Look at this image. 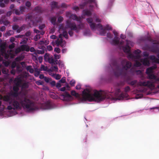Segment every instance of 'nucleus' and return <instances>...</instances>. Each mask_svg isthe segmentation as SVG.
Listing matches in <instances>:
<instances>
[{"label": "nucleus", "mask_w": 159, "mask_h": 159, "mask_svg": "<svg viewBox=\"0 0 159 159\" xmlns=\"http://www.w3.org/2000/svg\"><path fill=\"white\" fill-rule=\"evenodd\" d=\"M76 27H77V30L78 32L79 30L82 29L83 28L84 25L82 23H80L79 25L76 26Z\"/></svg>", "instance_id": "obj_39"}, {"label": "nucleus", "mask_w": 159, "mask_h": 159, "mask_svg": "<svg viewBox=\"0 0 159 159\" xmlns=\"http://www.w3.org/2000/svg\"><path fill=\"white\" fill-rule=\"evenodd\" d=\"M144 40H147L149 41L150 42H151L152 41V38L150 36H148L144 38Z\"/></svg>", "instance_id": "obj_47"}, {"label": "nucleus", "mask_w": 159, "mask_h": 159, "mask_svg": "<svg viewBox=\"0 0 159 159\" xmlns=\"http://www.w3.org/2000/svg\"><path fill=\"white\" fill-rule=\"evenodd\" d=\"M149 79L153 80L155 82H159V78L157 77L156 76L152 73L148 75Z\"/></svg>", "instance_id": "obj_16"}, {"label": "nucleus", "mask_w": 159, "mask_h": 159, "mask_svg": "<svg viewBox=\"0 0 159 159\" xmlns=\"http://www.w3.org/2000/svg\"><path fill=\"white\" fill-rule=\"evenodd\" d=\"M21 51H22V50H21L20 47L16 49L15 52L16 53H18L20 52Z\"/></svg>", "instance_id": "obj_50"}, {"label": "nucleus", "mask_w": 159, "mask_h": 159, "mask_svg": "<svg viewBox=\"0 0 159 159\" xmlns=\"http://www.w3.org/2000/svg\"><path fill=\"white\" fill-rule=\"evenodd\" d=\"M138 84L140 86H147L151 88H153L154 87L153 83L149 81H140L138 83Z\"/></svg>", "instance_id": "obj_10"}, {"label": "nucleus", "mask_w": 159, "mask_h": 159, "mask_svg": "<svg viewBox=\"0 0 159 159\" xmlns=\"http://www.w3.org/2000/svg\"><path fill=\"white\" fill-rule=\"evenodd\" d=\"M19 25H14L12 26V29L14 30H16L18 29Z\"/></svg>", "instance_id": "obj_45"}, {"label": "nucleus", "mask_w": 159, "mask_h": 159, "mask_svg": "<svg viewBox=\"0 0 159 159\" xmlns=\"http://www.w3.org/2000/svg\"><path fill=\"white\" fill-rule=\"evenodd\" d=\"M39 70L42 71L43 70L47 71H49L50 70H49L47 66H45L43 65H41Z\"/></svg>", "instance_id": "obj_26"}, {"label": "nucleus", "mask_w": 159, "mask_h": 159, "mask_svg": "<svg viewBox=\"0 0 159 159\" xmlns=\"http://www.w3.org/2000/svg\"><path fill=\"white\" fill-rule=\"evenodd\" d=\"M45 27V25L44 24H43L41 25H40L39 26V29L40 30H43V28H44Z\"/></svg>", "instance_id": "obj_54"}, {"label": "nucleus", "mask_w": 159, "mask_h": 159, "mask_svg": "<svg viewBox=\"0 0 159 159\" xmlns=\"http://www.w3.org/2000/svg\"><path fill=\"white\" fill-rule=\"evenodd\" d=\"M26 19H28L33 23V25L37 24L39 22H41L42 20V18L40 17L38 18H35L31 15H28L26 16Z\"/></svg>", "instance_id": "obj_6"}, {"label": "nucleus", "mask_w": 159, "mask_h": 159, "mask_svg": "<svg viewBox=\"0 0 159 159\" xmlns=\"http://www.w3.org/2000/svg\"><path fill=\"white\" fill-rule=\"evenodd\" d=\"M63 41V39H61L60 40H59V39H57L56 41V43L57 45V46H58L60 45V44L62 43Z\"/></svg>", "instance_id": "obj_34"}, {"label": "nucleus", "mask_w": 159, "mask_h": 159, "mask_svg": "<svg viewBox=\"0 0 159 159\" xmlns=\"http://www.w3.org/2000/svg\"><path fill=\"white\" fill-rule=\"evenodd\" d=\"M56 20V17H52L51 18V23L53 25H55Z\"/></svg>", "instance_id": "obj_40"}, {"label": "nucleus", "mask_w": 159, "mask_h": 159, "mask_svg": "<svg viewBox=\"0 0 159 159\" xmlns=\"http://www.w3.org/2000/svg\"><path fill=\"white\" fill-rule=\"evenodd\" d=\"M122 47L124 52L128 54V55L130 53H131L130 52V47L129 45V42L128 41L126 40V45L125 46H122Z\"/></svg>", "instance_id": "obj_12"}, {"label": "nucleus", "mask_w": 159, "mask_h": 159, "mask_svg": "<svg viewBox=\"0 0 159 159\" xmlns=\"http://www.w3.org/2000/svg\"><path fill=\"white\" fill-rule=\"evenodd\" d=\"M150 58L151 60L153 61H155L157 58L154 55H151L150 56Z\"/></svg>", "instance_id": "obj_55"}, {"label": "nucleus", "mask_w": 159, "mask_h": 159, "mask_svg": "<svg viewBox=\"0 0 159 159\" xmlns=\"http://www.w3.org/2000/svg\"><path fill=\"white\" fill-rule=\"evenodd\" d=\"M71 95L75 97L76 98H80V95L79 94L76 93L75 91L74 90H72L71 92Z\"/></svg>", "instance_id": "obj_25"}, {"label": "nucleus", "mask_w": 159, "mask_h": 159, "mask_svg": "<svg viewBox=\"0 0 159 159\" xmlns=\"http://www.w3.org/2000/svg\"><path fill=\"white\" fill-rule=\"evenodd\" d=\"M25 25H23L21 26L18 28V29L16 31V32L18 33H20L22 31L24 30L25 29Z\"/></svg>", "instance_id": "obj_32"}, {"label": "nucleus", "mask_w": 159, "mask_h": 159, "mask_svg": "<svg viewBox=\"0 0 159 159\" xmlns=\"http://www.w3.org/2000/svg\"><path fill=\"white\" fill-rule=\"evenodd\" d=\"M47 61H48L50 63L53 64L55 63V60L52 57H50Z\"/></svg>", "instance_id": "obj_33"}, {"label": "nucleus", "mask_w": 159, "mask_h": 159, "mask_svg": "<svg viewBox=\"0 0 159 159\" xmlns=\"http://www.w3.org/2000/svg\"><path fill=\"white\" fill-rule=\"evenodd\" d=\"M130 90V88L128 86H127L125 87V91L126 93H127V92L129 91Z\"/></svg>", "instance_id": "obj_51"}, {"label": "nucleus", "mask_w": 159, "mask_h": 159, "mask_svg": "<svg viewBox=\"0 0 159 159\" xmlns=\"http://www.w3.org/2000/svg\"><path fill=\"white\" fill-rule=\"evenodd\" d=\"M151 42L153 44H159V43L158 41L155 40H153L152 39V41H151Z\"/></svg>", "instance_id": "obj_58"}, {"label": "nucleus", "mask_w": 159, "mask_h": 159, "mask_svg": "<svg viewBox=\"0 0 159 159\" xmlns=\"http://www.w3.org/2000/svg\"><path fill=\"white\" fill-rule=\"evenodd\" d=\"M91 90L90 88V102H99L106 99H114V98L116 99L120 100L127 98L128 96L126 93H121L119 88L116 89L114 93L107 90H95L93 95L91 93Z\"/></svg>", "instance_id": "obj_1"}, {"label": "nucleus", "mask_w": 159, "mask_h": 159, "mask_svg": "<svg viewBox=\"0 0 159 159\" xmlns=\"http://www.w3.org/2000/svg\"><path fill=\"white\" fill-rule=\"evenodd\" d=\"M66 28L70 29V30L68 31V34L70 36L73 35L74 33L72 30L75 31L76 32H78L77 27L75 22H71L70 20H66Z\"/></svg>", "instance_id": "obj_5"}, {"label": "nucleus", "mask_w": 159, "mask_h": 159, "mask_svg": "<svg viewBox=\"0 0 159 159\" xmlns=\"http://www.w3.org/2000/svg\"><path fill=\"white\" fill-rule=\"evenodd\" d=\"M96 7H98V5L96 0H90V9L91 8Z\"/></svg>", "instance_id": "obj_23"}, {"label": "nucleus", "mask_w": 159, "mask_h": 159, "mask_svg": "<svg viewBox=\"0 0 159 159\" xmlns=\"http://www.w3.org/2000/svg\"><path fill=\"white\" fill-rule=\"evenodd\" d=\"M70 18L74 20H76L79 22H81V18L80 17H78L75 14H72L70 16Z\"/></svg>", "instance_id": "obj_17"}, {"label": "nucleus", "mask_w": 159, "mask_h": 159, "mask_svg": "<svg viewBox=\"0 0 159 159\" xmlns=\"http://www.w3.org/2000/svg\"><path fill=\"white\" fill-rule=\"evenodd\" d=\"M63 18L61 16L58 18L57 21L58 22L61 23L63 21Z\"/></svg>", "instance_id": "obj_59"}, {"label": "nucleus", "mask_w": 159, "mask_h": 159, "mask_svg": "<svg viewBox=\"0 0 159 159\" xmlns=\"http://www.w3.org/2000/svg\"><path fill=\"white\" fill-rule=\"evenodd\" d=\"M64 99L66 98V100H71L73 99V98L68 92H66L61 95Z\"/></svg>", "instance_id": "obj_15"}, {"label": "nucleus", "mask_w": 159, "mask_h": 159, "mask_svg": "<svg viewBox=\"0 0 159 159\" xmlns=\"http://www.w3.org/2000/svg\"><path fill=\"white\" fill-rule=\"evenodd\" d=\"M135 62L134 64V66L136 67H140L142 65V64L141 62H140L138 61L137 60H135Z\"/></svg>", "instance_id": "obj_35"}, {"label": "nucleus", "mask_w": 159, "mask_h": 159, "mask_svg": "<svg viewBox=\"0 0 159 159\" xmlns=\"http://www.w3.org/2000/svg\"><path fill=\"white\" fill-rule=\"evenodd\" d=\"M34 11L36 12L39 13H42V11L41 9V8L39 6L36 7L34 8Z\"/></svg>", "instance_id": "obj_30"}, {"label": "nucleus", "mask_w": 159, "mask_h": 159, "mask_svg": "<svg viewBox=\"0 0 159 159\" xmlns=\"http://www.w3.org/2000/svg\"><path fill=\"white\" fill-rule=\"evenodd\" d=\"M44 80L46 82L48 83L50 81L52 80V79L51 78L45 77L44 78Z\"/></svg>", "instance_id": "obj_48"}, {"label": "nucleus", "mask_w": 159, "mask_h": 159, "mask_svg": "<svg viewBox=\"0 0 159 159\" xmlns=\"http://www.w3.org/2000/svg\"><path fill=\"white\" fill-rule=\"evenodd\" d=\"M107 38L111 39L112 38L113 35L111 33H108L107 34Z\"/></svg>", "instance_id": "obj_61"}, {"label": "nucleus", "mask_w": 159, "mask_h": 159, "mask_svg": "<svg viewBox=\"0 0 159 159\" xmlns=\"http://www.w3.org/2000/svg\"><path fill=\"white\" fill-rule=\"evenodd\" d=\"M62 36L65 38L67 39L68 38V33L66 31H64L62 34Z\"/></svg>", "instance_id": "obj_41"}, {"label": "nucleus", "mask_w": 159, "mask_h": 159, "mask_svg": "<svg viewBox=\"0 0 159 159\" xmlns=\"http://www.w3.org/2000/svg\"><path fill=\"white\" fill-rule=\"evenodd\" d=\"M0 52H1L2 55L4 56L5 58L7 59L8 58V55L6 52L5 47L3 46L2 45L0 46Z\"/></svg>", "instance_id": "obj_13"}, {"label": "nucleus", "mask_w": 159, "mask_h": 159, "mask_svg": "<svg viewBox=\"0 0 159 159\" xmlns=\"http://www.w3.org/2000/svg\"><path fill=\"white\" fill-rule=\"evenodd\" d=\"M44 108L46 109H50L52 108L51 103L49 102H48L44 104Z\"/></svg>", "instance_id": "obj_24"}, {"label": "nucleus", "mask_w": 159, "mask_h": 159, "mask_svg": "<svg viewBox=\"0 0 159 159\" xmlns=\"http://www.w3.org/2000/svg\"><path fill=\"white\" fill-rule=\"evenodd\" d=\"M14 13L16 14L17 15H19L21 14V13L19 10L17 9H15L14 11Z\"/></svg>", "instance_id": "obj_53"}, {"label": "nucleus", "mask_w": 159, "mask_h": 159, "mask_svg": "<svg viewBox=\"0 0 159 159\" xmlns=\"http://www.w3.org/2000/svg\"><path fill=\"white\" fill-rule=\"evenodd\" d=\"M7 35L8 36L12 35L14 34V32L12 30H9L7 32Z\"/></svg>", "instance_id": "obj_42"}, {"label": "nucleus", "mask_w": 159, "mask_h": 159, "mask_svg": "<svg viewBox=\"0 0 159 159\" xmlns=\"http://www.w3.org/2000/svg\"><path fill=\"white\" fill-rule=\"evenodd\" d=\"M81 100L84 101L86 100L89 101V89H85L83 91Z\"/></svg>", "instance_id": "obj_9"}, {"label": "nucleus", "mask_w": 159, "mask_h": 159, "mask_svg": "<svg viewBox=\"0 0 159 159\" xmlns=\"http://www.w3.org/2000/svg\"><path fill=\"white\" fill-rule=\"evenodd\" d=\"M32 67L31 66H27L26 68V70L27 71H29V72L31 73H33L34 72V70Z\"/></svg>", "instance_id": "obj_28"}, {"label": "nucleus", "mask_w": 159, "mask_h": 159, "mask_svg": "<svg viewBox=\"0 0 159 159\" xmlns=\"http://www.w3.org/2000/svg\"><path fill=\"white\" fill-rule=\"evenodd\" d=\"M121 63L122 66V68H120L117 61L116 60H112L110 64V66L112 68H115L117 70L116 71L114 72V75L118 77L121 75H125L126 70L129 69L132 65L131 62L125 59L122 60Z\"/></svg>", "instance_id": "obj_3"}, {"label": "nucleus", "mask_w": 159, "mask_h": 159, "mask_svg": "<svg viewBox=\"0 0 159 159\" xmlns=\"http://www.w3.org/2000/svg\"><path fill=\"white\" fill-rule=\"evenodd\" d=\"M89 0H88L87 2H84L83 3L80 4V7L81 9H83L84 8V7L86 6L89 3Z\"/></svg>", "instance_id": "obj_29"}, {"label": "nucleus", "mask_w": 159, "mask_h": 159, "mask_svg": "<svg viewBox=\"0 0 159 159\" xmlns=\"http://www.w3.org/2000/svg\"><path fill=\"white\" fill-rule=\"evenodd\" d=\"M141 51L139 49H137L134 51V54L130 53L128 56V57L132 60H139L140 59L141 56L139 54L141 53Z\"/></svg>", "instance_id": "obj_7"}, {"label": "nucleus", "mask_w": 159, "mask_h": 159, "mask_svg": "<svg viewBox=\"0 0 159 159\" xmlns=\"http://www.w3.org/2000/svg\"><path fill=\"white\" fill-rule=\"evenodd\" d=\"M51 7L52 9L55 8H60V6L58 5L57 2L54 1L52 2Z\"/></svg>", "instance_id": "obj_22"}, {"label": "nucleus", "mask_w": 159, "mask_h": 159, "mask_svg": "<svg viewBox=\"0 0 159 159\" xmlns=\"http://www.w3.org/2000/svg\"><path fill=\"white\" fill-rule=\"evenodd\" d=\"M65 77H63L62 79L59 81V82L62 83H64L66 82V79Z\"/></svg>", "instance_id": "obj_56"}, {"label": "nucleus", "mask_w": 159, "mask_h": 159, "mask_svg": "<svg viewBox=\"0 0 159 159\" xmlns=\"http://www.w3.org/2000/svg\"><path fill=\"white\" fill-rule=\"evenodd\" d=\"M17 100H12L7 107L8 110L21 109L22 107L29 111L35 110L36 107L34 102L25 97H18Z\"/></svg>", "instance_id": "obj_2"}, {"label": "nucleus", "mask_w": 159, "mask_h": 159, "mask_svg": "<svg viewBox=\"0 0 159 159\" xmlns=\"http://www.w3.org/2000/svg\"><path fill=\"white\" fill-rule=\"evenodd\" d=\"M40 70H39L37 69H35L34 75L35 76L38 77L39 75L40 74Z\"/></svg>", "instance_id": "obj_37"}, {"label": "nucleus", "mask_w": 159, "mask_h": 159, "mask_svg": "<svg viewBox=\"0 0 159 159\" xmlns=\"http://www.w3.org/2000/svg\"><path fill=\"white\" fill-rule=\"evenodd\" d=\"M137 82V81L136 80H134L132 81L129 83V84L132 86H134L135 85Z\"/></svg>", "instance_id": "obj_43"}, {"label": "nucleus", "mask_w": 159, "mask_h": 159, "mask_svg": "<svg viewBox=\"0 0 159 159\" xmlns=\"http://www.w3.org/2000/svg\"><path fill=\"white\" fill-rule=\"evenodd\" d=\"M150 50L152 52L156 53L159 50V48L157 45L153 46L150 48Z\"/></svg>", "instance_id": "obj_19"}, {"label": "nucleus", "mask_w": 159, "mask_h": 159, "mask_svg": "<svg viewBox=\"0 0 159 159\" xmlns=\"http://www.w3.org/2000/svg\"><path fill=\"white\" fill-rule=\"evenodd\" d=\"M25 5L28 7H30L31 5V4L30 2L27 1L25 3Z\"/></svg>", "instance_id": "obj_64"}, {"label": "nucleus", "mask_w": 159, "mask_h": 159, "mask_svg": "<svg viewBox=\"0 0 159 159\" xmlns=\"http://www.w3.org/2000/svg\"><path fill=\"white\" fill-rule=\"evenodd\" d=\"M140 61L144 66H149L150 65L149 61L147 58L141 59Z\"/></svg>", "instance_id": "obj_18"}, {"label": "nucleus", "mask_w": 159, "mask_h": 159, "mask_svg": "<svg viewBox=\"0 0 159 159\" xmlns=\"http://www.w3.org/2000/svg\"><path fill=\"white\" fill-rule=\"evenodd\" d=\"M58 64L60 67H62L64 66V65L63 63L60 60H59Z\"/></svg>", "instance_id": "obj_60"}, {"label": "nucleus", "mask_w": 159, "mask_h": 159, "mask_svg": "<svg viewBox=\"0 0 159 159\" xmlns=\"http://www.w3.org/2000/svg\"><path fill=\"white\" fill-rule=\"evenodd\" d=\"M20 48L22 51H26V52H29L30 51L29 47L25 45H22L20 46Z\"/></svg>", "instance_id": "obj_21"}, {"label": "nucleus", "mask_w": 159, "mask_h": 159, "mask_svg": "<svg viewBox=\"0 0 159 159\" xmlns=\"http://www.w3.org/2000/svg\"><path fill=\"white\" fill-rule=\"evenodd\" d=\"M36 84L38 85H42L43 84V82L40 80L36 81Z\"/></svg>", "instance_id": "obj_63"}, {"label": "nucleus", "mask_w": 159, "mask_h": 159, "mask_svg": "<svg viewBox=\"0 0 159 159\" xmlns=\"http://www.w3.org/2000/svg\"><path fill=\"white\" fill-rule=\"evenodd\" d=\"M95 7L91 8L90 9V27L93 31L96 30L98 31L101 35L104 36L106 33V30H111L112 28L109 25H106L105 27H103L102 25L101 24H96L95 23H92L93 20L91 18L92 14L91 12V9L94 8Z\"/></svg>", "instance_id": "obj_4"}, {"label": "nucleus", "mask_w": 159, "mask_h": 159, "mask_svg": "<svg viewBox=\"0 0 159 159\" xmlns=\"http://www.w3.org/2000/svg\"><path fill=\"white\" fill-rule=\"evenodd\" d=\"M157 68V66L156 65H154L153 66L147 68L146 71V74L148 75L152 73L153 72V70Z\"/></svg>", "instance_id": "obj_14"}, {"label": "nucleus", "mask_w": 159, "mask_h": 159, "mask_svg": "<svg viewBox=\"0 0 159 159\" xmlns=\"http://www.w3.org/2000/svg\"><path fill=\"white\" fill-rule=\"evenodd\" d=\"M54 51L58 53H59L61 52L60 49L58 48H54Z\"/></svg>", "instance_id": "obj_57"}, {"label": "nucleus", "mask_w": 159, "mask_h": 159, "mask_svg": "<svg viewBox=\"0 0 159 159\" xmlns=\"http://www.w3.org/2000/svg\"><path fill=\"white\" fill-rule=\"evenodd\" d=\"M14 81L15 85L20 87V86L22 81L20 78H16L14 80Z\"/></svg>", "instance_id": "obj_20"}, {"label": "nucleus", "mask_w": 159, "mask_h": 159, "mask_svg": "<svg viewBox=\"0 0 159 159\" xmlns=\"http://www.w3.org/2000/svg\"><path fill=\"white\" fill-rule=\"evenodd\" d=\"M2 23H3L4 25L6 26H7L8 25H9L10 24V22L7 20H5V21H3Z\"/></svg>", "instance_id": "obj_49"}, {"label": "nucleus", "mask_w": 159, "mask_h": 159, "mask_svg": "<svg viewBox=\"0 0 159 159\" xmlns=\"http://www.w3.org/2000/svg\"><path fill=\"white\" fill-rule=\"evenodd\" d=\"M124 41H120V38L118 37H115L114 39L112 40L111 43L112 44L116 45L119 44L122 45L124 44Z\"/></svg>", "instance_id": "obj_11"}, {"label": "nucleus", "mask_w": 159, "mask_h": 159, "mask_svg": "<svg viewBox=\"0 0 159 159\" xmlns=\"http://www.w3.org/2000/svg\"><path fill=\"white\" fill-rule=\"evenodd\" d=\"M40 38V35L39 34H37V35H35L34 38V39L35 41H37L39 40V39Z\"/></svg>", "instance_id": "obj_46"}, {"label": "nucleus", "mask_w": 159, "mask_h": 159, "mask_svg": "<svg viewBox=\"0 0 159 159\" xmlns=\"http://www.w3.org/2000/svg\"><path fill=\"white\" fill-rule=\"evenodd\" d=\"M25 8V7L24 6H20V11L21 14L24 11Z\"/></svg>", "instance_id": "obj_44"}, {"label": "nucleus", "mask_w": 159, "mask_h": 159, "mask_svg": "<svg viewBox=\"0 0 159 159\" xmlns=\"http://www.w3.org/2000/svg\"><path fill=\"white\" fill-rule=\"evenodd\" d=\"M50 75L54 77L57 80H59L61 78V76L59 74H56L54 73H50Z\"/></svg>", "instance_id": "obj_27"}, {"label": "nucleus", "mask_w": 159, "mask_h": 159, "mask_svg": "<svg viewBox=\"0 0 159 159\" xmlns=\"http://www.w3.org/2000/svg\"><path fill=\"white\" fill-rule=\"evenodd\" d=\"M10 96H10L9 94V95H6L4 97V101L7 102L10 101H11L12 100H11V98Z\"/></svg>", "instance_id": "obj_31"}, {"label": "nucleus", "mask_w": 159, "mask_h": 159, "mask_svg": "<svg viewBox=\"0 0 159 159\" xmlns=\"http://www.w3.org/2000/svg\"><path fill=\"white\" fill-rule=\"evenodd\" d=\"M31 35V33L29 31H27L25 33V36L26 37H29V36H30Z\"/></svg>", "instance_id": "obj_62"}, {"label": "nucleus", "mask_w": 159, "mask_h": 159, "mask_svg": "<svg viewBox=\"0 0 159 159\" xmlns=\"http://www.w3.org/2000/svg\"><path fill=\"white\" fill-rule=\"evenodd\" d=\"M83 14L84 15L89 16V11L84 10H83Z\"/></svg>", "instance_id": "obj_38"}, {"label": "nucleus", "mask_w": 159, "mask_h": 159, "mask_svg": "<svg viewBox=\"0 0 159 159\" xmlns=\"http://www.w3.org/2000/svg\"><path fill=\"white\" fill-rule=\"evenodd\" d=\"M19 87L20 86L16 85H14L13 87V91H11L9 93V94L12 97L17 98L19 95L18 91L19 90Z\"/></svg>", "instance_id": "obj_8"}, {"label": "nucleus", "mask_w": 159, "mask_h": 159, "mask_svg": "<svg viewBox=\"0 0 159 159\" xmlns=\"http://www.w3.org/2000/svg\"><path fill=\"white\" fill-rule=\"evenodd\" d=\"M75 83V81L74 80H72L70 82V84L72 86H74Z\"/></svg>", "instance_id": "obj_52"}, {"label": "nucleus", "mask_w": 159, "mask_h": 159, "mask_svg": "<svg viewBox=\"0 0 159 159\" xmlns=\"http://www.w3.org/2000/svg\"><path fill=\"white\" fill-rule=\"evenodd\" d=\"M50 57L49 53H45L44 56V60L45 61H47Z\"/></svg>", "instance_id": "obj_36"}]
</instances>
